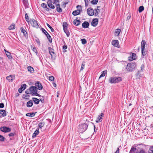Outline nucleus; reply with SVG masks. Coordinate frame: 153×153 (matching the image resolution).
I'll list each match as a JSON object with an SVG mask.
<instances>
[{"label":"nucleus","mask_w":153,"mask_h":153,"mask_svg":"<svg viewBox=\"0 0 153 153\" xmlns=\"http://www.w3.org/2000/svg\"><path fill=\"white\" fill-rule=\"evenodd\" d=\"M38 88L36 87L32 86L29 88L27 89L25 91V93L27 94H32V95H35L40 97L41 96L37 93Z\"/></svg>","instance_id":"nucleus-1"},{"label":"nucleus","mask_w":153,"mask_h":153,"mask_svg":"<svg viewBox=\"0 0 153 153\" xmlns=\"http://www.w3.org/2000/svg\"><path fill=\"white\" fill-rule=\"evenodd\" d=\"M122 80V78L120 76H115L111 77L110 78L109 82L111 84L121 82Z\"/></svg>","instance_id":"nucleus-2"},{"label":"nucleus","mask_w":153,"mask_h":153,"mask_svg":"<svg viewBox=\"0 0 153 153\" xmlns=\"http://www.w3.org/2000/svg\"><path fill=\"white\" fill-rule=\"evenodd\" d=\"M136 66V64L135 62L128 63L126 67V70L128 71H132L134 70Z\"/></svg>","instance_id":"nucleus-3"},{"label":"nucleus","mask_w":153,"mask_h":153,"mask_svg":"<svg viewBox=\"0 0 153 153\" xmlns=\"http://www.w3.org/2000/svg\"><path fill=\"white\" fill-rule=\"evenodd\" d=\"M88 125L85 123H84L79 126V131L80 133H83L87 129Z\"/></svg>","instance_id":"nucleus-4"},{"label":"nucleus","mask_w":153,"mask_h":153,"mask_svg":"<svg viewBox=\"0 0 153 153\" xmlns=\"http://www.w3.org/2000/svg\"><path fill=\"white\" fill-rule=\"evenodd\" d=\"M30 23L32 26L33 27L38 28L39 27L37 21L33 19H30Z\"/></svg>","instance_id":"nucleus-5"},{"label":"nucleus","mask_w":153,"mask_h":153,"mask_svg":"<svg viewBox=\"0 0 153 153\" xmlns=\"http://www.w3.org/2000/svg\"><path fill=\"white\" fill-rule=\"evenodd\" d=\"M0 130L2 132L7 133L10 132L11 131V129L9 127L3 126L0 128Z\"/></svg>","instance_id":"nucleus-6"},{"label":"nucleus","mask_w":153,"mask_h":153,"mask_svg":"<svg viewBox=\"0 0 153 153\" xmlns=\"http://www.w3.org/2000/svg\"><path fill=\"white\" fill-rule=\"evenodd\" d=\"M131 55L128 58V59L129 61H131L137 58V56L135 53H131Z\"/></svg>","instance_id":"nucleus-7"},{"label":"nucleus","mask_w":153,"mask_h":153,"mask_svg":"<svg viewBox=\"0 0 153 153\" xmlns=\"http://www.w3.org/2000/svg\"><path fill=\"white\" fill-rule=\"evenodd\" d=\"M87 12L88 14L90 16H93L94 14V11L93 9L91 7L88 8L87 9Z\"/></svg>","instance_id":"nucleus-8"},{"label":"nucleus","mask_w":153,"mask_h":153,"mask_svg":"<svg viewBox=\"0 0 153 153\" xmlns=\"http://www.w3.org/2000/svg\"><path fill=\"white\" fill-rule=\"evenodd\" d=\"M6 79L9 82H12L15 79V76L13 75H11L6 77Z\"/></svg>","instance_id":"nucleus-9"},{"label":"nucleus","mask_w":153,"mask_h":153,"mask_svg":"<svg viewBox=\"0 0 153 153\" xmlns=\"http://www.w3.org/2000/svg\"><path fill=\"white\" fill-rule=\"evenodd\" d=\"M53 2L51 0H48L47 1V4L48 6L51 8L54 9L55 6L53 4Z\"/></svg>","instance_id":"nucleus-10"},{"label":"nucleus","mask_w":153,"mask_h":153,"mask_svg":"<svg viewBox=\"0 0 153 153\" xmlns=\"http://www.w3.org/2000/svg\"><path fill=\"white\" fill-rule=\"evenodd\" d=\"M103 115L104 114L103 113H101L100 115H99L96 122L97 123L101 122L102 119V117Z\"/></svg>","instance_id":"nucleus-11"},{"label":"nucleus","mask_w":153,"mask_h":153,"mask_svg":"<svg viewBox=\"0 0 153 153\" xmlns=\"http://www.w3.org/2000/svg\"><path fill=\"white\" fill-rule=\"evenodd\" d=\"M98 19H94L91 23V25L94 27L96 26L98 24Z\"/></svg>","instance_id":"nucleus-12"},{"label":"nucleus","mask_w":153,"mask_h":153,"mask_svg":"<svg viewBox=\"0 0 153 153\" xmlns=\"http://www.w3.org/2000/svg\"><path fill=\"white\" fill-rule=\"evenodd\" d=\"M48 49L49 53L51 54L52 58L53 56H55V54L54 52V50L50 47L48 48Z\"/></svg>","instance_id":"nucleus-13"},{"label":"nucleus","mask_w":153,"mask_h":153,"mask_svg":"<svg viewBox=\"0 0 153 153\" xmlns=\"http://www.w3.org/2000/svg\"><path fill=\"white\" fill-rule=\"evenodd\" d=\"M6 111L4 110H0V117H5L6 116Z\"/></svg>","instance_id":"nucleus-14"},{"label":"nucleus","mask_w":153,"mask_h":153,"mask_svg":"<svg viewBox=\"0 0 153 153\" xmlns=\"http://www.w3.org/2000/svg\"><path fill=\"white\" fill-rule=\"evenodd\" d=\"M112 44L114 46L117 47L118 46V41L117 40H114L112 41Z\"/></svg>","instance_id":"nucleus-15"},{"label":"nucleus","mask_w":153,"mask_h":153,"mask_svg":"<svg viewBox=\"0 0 153 153\" xmlns=\"http://www.w3.org/2000/svg\"><path fill=\"white\" fill-rule=\"evenodd\" d=\"M4 51L5 53V54L8 58L10 59H11L12 58V57L10 53L8 51H6L5 49H4Z\"/></svg>","instance_id":"nucleus-16"},{"label":"nucleus","mask_w":153,"mask_h":153,"mask_svg":"<svg viewBox=\"0 0 153 153\" xmlns=\"http://www.w3.org/2000/svg\"><path fill=\"white\" fill-rule=\"evenodd\" d=\"M82 25L83 28H87L89 26V23L87 22H84L82 24Z\"/></svg>","instance_id":"nucleus-17"},{"label":"nucleus","mask_w":153,"mask_h":153,"mask_svg":"<svg viewBox=\"0 0 153 153\" xmlns=\"http://www.w3.org/2000/svg\"><path fill=\"white\" fill-rule=\"evenodd\" d=\"M39 133V129L38 128L37 129L33 134L32 137L33 138H34L36 137V135Z\"/></svg>","instance_id":"nucleus-18"},{"label":"nucleus","mask_w":153,"mask_h":153,"mask_svg":"<svg viewBox=\"0 0 153 153\" xmlns=\"http://www.w3.org/2000/svg\"><path fill=\"white\" fill-rule=\"evenodd\" d=\"M33 105V102L32 100H30L27 103L26 106L28 108L31 107Z\"/></svg>","instance_id":"nucleus-19"},{"label":"nucleus","mask_w":153,"mask_h":153,"mask_svg":"<svg viewBox=\"0 0 153 153\" xmlns=\"http://www.w3.org/2000/svg\"><path fill=\"white\" fill-rule=\"evenodd\" d=\"M36 85L38 87V88L39 90H41L43 88L42 84L39 82H37L36 83Z\"/></svg>","instance_id":"nucleus-20"},{"label":"nucleus","mask_w":153,"mask_h":153,"mask_svg":"<svg viewBox=\"0 0 153 153\" xmlns=\"http://www.w3.org/2000/svg\"><path fill=\"white\" fill-rule=\"evenodd\" d=\"M56 10L59 13H61L62 10V8L60 7V5L59 4H58L56 5Z\"/></svg>","instance_id":"nucleus-21"},{"label":"nucleus","mask_w":153,"mask_h":153,"mask_svg":"<svg viewBox=\"0 0 153 153\" xmlns=\"http://www.w3.org/2000/svg\"><path fill=\"white\" fill-rule=\"evenodd\" d=\"M80 12V10H77L74 11L72 13V14L73 15L76 16L79 14Z\"/></svg>","instance_id":"nucleus-22"},{"label":"nucleus","mask_w":153,"mask_h":153,"mask_svg":"<svg viewBox=\"0 0 153 153\" xmlns=\"http://www.w3.org/2000/svg\"><path fill=\"white\" fill-rule=\"evenodd\" d=\"M80 22H81L80 20L77 19H75L73 21L74 25L76 26L79 25L80 24Z\"/></svg>","instance_id":"nucleus-23"},{"label":"nucleus","mask_w":153,"mask_h":153,"mask_svg":"<svg viewBox=\"0 0 153 153\" xmlns=\"http://www.w3.org/2000/svg\"><path fill=\"white\" fill-rule=\"evenodd\" d=\"M146 42L145 40H143L141 43V50H145V45Z\"/></svg>","instance_id":"nucleus-24"},{"label":"nucleus","mask_w":153,"mask_h":153,"mask_svg":"<svg viewBox=\"0 0 153 153\" xmlns=\"http://www.w3.org/2000/svg\"><path fill=\"white\" fill-rule=\"evenodd\" d=\"M32 99L33 101H34L35 104H38L39 103L40 100L39 99L34 97H33Z\"/></svg>","instance_id":"nucleus-25"},{"label":"nucleus","mask_w":153,"mask_h":153,"mask_svg":"<svg viewBox=\"0 0 153 153\" xmlns=\"http://www.w3.org/2000/svg\"><path fill=\"white\" fill-rule=\"evenodd\" d=\"M27 69L28 71L31 73H33L34 71L33 68L30 66L27 67Z\"/></svg>","instance_id":"nucleus-26"},{"label":"nucleus","mask_w":153,"mask_h":153,"mask_svg":"<svg viewBox=\"0 0 153 153\" xmlns=\"http://www.w3.org/2000/svg\"><path fill=\"white\" fill-rule=\"evenodd\" d=\"M136 148L132 147L129 152V153H137L136 152Z\"/></svg>","instance_id":"nucleus-27"},{"label":"nucleus","mask_w":153,"mask_h":153,"mask_svg":"<svg viewBox=\"0 0 153 153\" xmlns=\"http://www.w3.org/2000/svg\"><path fill=\"white\" fill-rule=\"evenodd\" d=\"M120 31L121 30L120 29H116L114 32L115 35L116 36H118L120 33Z\"/></svg>","instance_id":"nucleus-28"},{"label":"nucleus","mask_w":153,"mask_h":153,"mask_svg":"<svg viewBox=\"0 0 153 153\" xmlns=\"http://www.w3.org/2000/svg\"><path fill=\"white\" fill-rule=\"evenodd\" d=\"M21 31L22 33L25 36H26L27 35V32L25 31V29L22 27L20 28Z\"/></svg>","instance_id":"nucleus-29"},{"label":"nucleus","mask_w":153,"mask_h":153,"mask_svg":"<svg viewBox=\"0 0 153 153\" xmlns=\"http://www.w3.org/2000/svg\"><path fill=\"white\" fill-rule=\"evenodd\" d=\"M35 113H27L26 114V115L27 117H33L35 116Z\"/></svg>","instance_id":"nucleus-30"},{"label":"nucleus","mask_w":153,"mask_h":153,"mask_svg":"<svg viewBox=\"0 0 153 153\" xmlns=\"http://www.w3.org/2000/svg\"><path fill=\"white\" fill-rule=\"evenodd\" d=\"M67 23L66 22H64L63 23V28L64 31L68 30L67 27Z\"/></svg>","instance_id":"nucleus-31"},{"label":"nucleus","mask_w":153,"mask_h":153,"mask_svg":"<svg viewBox=\"0 0 153 153\" xmlns=\"http://www.w3.org/2000/svg\"><path fill=\"white\" fill-rule=\"evenodd\" d=\"M46 36H47L48 40L51 43L52 42V41L50 35L48 34V33H47V34Z\"/></svg>","instance_id":"nucleus-32"},{"label":"nucleus","mask_w":153,"mask_h":153,"mask_svg":"<svg viewBox=\"0 0 153 153\" xmlns=\"http://www.w3.org/2000/svg\"><path fill=\"white\" fill-rule=\"evenodd\" d=\"M136 75L137 78L140 79V77L142 76L143 74H140V72L139 71H138Z\"/></svg>","instance_id":"nucleus-33"},{"label":"nucleus","mask_w":153,"mask_h":153,"mask_svg":"<svg viewBox=\"0 0 153 153\" xmlns=\"http://www.w3.org/2000/svg\"><path fill=\"white\" fill-rule=\"evenodd\" d=\"M25 18L26 20L28 22L29 25V21H30V19H29L27 14V13L25 14Z\"/></svg>","instance_id":"nucleus-34"},{"label":"nucleus","mask_w":153,"mask_h":153,"mask_svg":"<svg viewBox=\"0 0 153 153\" xmlns=\"http://www.w3.org/2000/svg\"><path fill=\"white\" fill-rule=\"evenodd\" d=\"M144 7L143 6H140L139 8L138 11L139 13H141L144 10Z\"/></svg>","instance_id":"nucleus-35"},{"label":"nucleus","mask_w":153,"mask_h":153,"mask_svg":"<svg viewBox=\"0 0 153 153\" xmlns=\"http://www.w3.org/2000/svg\"><path fill=\"white\" fill-rule=\"evenodd\" d=\"M106 73V71H102V72L101 74L99 77V79L101 78V77L104 76H105V74Z\"/></svg>","instance_id":"nucleus-36"},{"label":"nucleus","mask_w":153,"mask_h":153,"mask_svg":"<svg viewBox=\"0 0 153 153\" xmlns=\"http://www.w3.org/2000/svg\"><path fill=\"white\" fill-rule=\"evenodd\" d=\"M15 27L14 25H12L10 27H9L8 29L10 30H13L15 29Z\"/></svg>","instance_id":"nucleus-37"},{"label":"nucleus","mask_w":153,"mask_h":153,"mask_svg":"<svg viewBox=\"0 0 153 153\" xmlns=\"http://www.w3.org/2000/svg\"><path fill=\"white\" fill-rule=\"evenodd\" d=\"M81 41L82 42V43L83 45H84L86 43L87 41L85 39H81Z\"/></svg>","instance_id":"nucleus-38"},{"label":"nucleus","mask_w":153,"mask_h":153,"mask_svg":"<svg viewBox=\"0 0 153 153\" xmlns=\"http://www.w3.org/2000/svg\"><path fill=\"white\" fill-rule=\"evenodd\" d=\"M26 86L25 84H23L21 85L20 88H21L23 90H24L26 88Z\"/></svg>","instance_id":"nucleus-39"},{"label":"nucleus","mask_w":153,"mask_h":153,"mask_svg":"<svg viewBox=\"0 0 153 153\" xmlns=\"http://www.w3.org/2000/svg\"><path fill=\"white\" fill-rule=\"evenodd\" d=\"M44 125V123L42 122L39 123L38 124V127L40 128L43 127Z\"/></svg>","instance_id":"nucleus-40"},{"label":"nucleus","mask_w":153,"mask_h":153,"mask_svg":"<svg viewBox=\"0 0 153 153\" xmlns=\"http://www.w3.org/2000/svg\"><path fill=\"white\" fill-rule=\"evenodd\" d=\"M47 26L48 27L51 29V31L52 32H53L54 31V30L53 29L52 27L48 23H47Z\"/></svg>","instance_id":"nucleus-41"},{"label":"nucleus","mask_w":153,"mask_h":153,"mask_svg":"<svg viewBox=\"0 0 153 153\" xmlns=\"http://www.w3.org/2000/svg\"><path fill=\"white\" fill-rule=\"evenodd\" d=\"M31 48L32 49V50H33V52H35L36 53V54L37 55V54H38V53H37V50L36 49V48L35 47H33V48L32 46H31Z\"/></svg>","instance_id":"nucleus-42"},{"label":"nucleus","mask_w":153,"mask_h":153,"mask_svg":"<svg viewBox=\"0 0 153 153\" xmlns=\"http://www.w3.org/2000/svg\"><path fill=\"white\" fill-rule=\"evenodd\" d=\"M98 0H93L91 1V3L93 4H96L98 2Z\"/></svg>","instance_id":"nucleus-43"},{"label":"nucleus","mask_w":153,"mask_h":153,"mask_svg":"<svg viewBox=\"0 0 153 153\" xmlns=\"http://www.w3.org/2000/svg\"><path fill=\"white\" fill-rule=\"evenodd\" d=\"M64 32L66 34L67 37H68L70 35L69 31L68 30L64 31Z\"/></svg>","instance_id":"nucleus-44"},{"label":"nucleus","mask_w":153,"mask_h":153,"mask_svg":"<svg viewBox=\"0 0 153 153\" xmlns=\"http://www.w3.org/2000/svg\"><path fill=\"white\" fill-rule=\"evenodd\" d=\"M35 41L38 45H40V41L38 38H36L35 39Z\"/></svg>","instance_id":"nucleus-45"},{"label":"nucleus","mask_w":153,"mask_h":153,"mask_svg":"<svg viewBox=\"0 0 153 153\" xmlns=\"http://www.w3.org/2000/svg\"><path fill=\"white\" fill-rule=\"evenodd\" d=\"M142 54L143 56H145L146 55L147 53L146 51H144V50H141Z\"/></svg>","instance_id":"nucleus-46"},{"label":"nucleus","mask_w":153,"mask_h":153,"mask_svg":"<svg viewBox=\"0 0 153 153\" xmlns=\"http://www.w3.org/2000/svg\"><path fill=\"white\" fill-rule=\"evenodd\" d=\"M5 139L4 137L2 135H0V141H3Z\"/></svg>","instance_id":"nucleus-47"},{"label":"nucleus","mask_w":153,"mask_h":153,"mask_svg":"<svg viewBox=\"0 0 153 153\" xmlns=\"http://www.w3.org/2000/svg\"><path fill=\"white\" fill-rule=\"evenodd\" d=\"M59 2V0H53V4H55L56 5Z\"/></svg>","instance_id":"nucleus-48"},{"label":"nucleus","mask_w":153,"mask_h":153,"mask_svg":"<svg viewBox=\"0 0 153 153\" xmlns=\"http://www.w3.org/2000/svg\"><path fill=\"white\" fill-rule=\"evenodd\" d=\"M42 30L43 33L45 35L47 34V33H48L43 28H42Z\"/></svg>","instance_id":"nucleus-49"},{"label":"nucleus","mask_w":153,"mask_h":153,"mask_svg":"<svg viewBox=\"0 0 153 153\" xmlns=\"http://www.w3.org/2000/svg\"><path fill=\"white\" fill-rule=\"evenodd\" d=\"M97 10H99V9H95V12H94V14L95 16H97L98 15V12Z\"/></svg>","instance_id":"nucleus-50"},{"label":"nucleus","mask_w":153,"mask_h":153,"mask_svg":"<svg viewBox=\"0 0 153 153\" xmlns=\"http://www.w3.org/2000/svg\"><path fill=\"white\" fill-rule=\"evenodd\" d=\"M41 6L43 8H47V5L46 4L43 3L41 4Z\"/></svg>","instance_id":"nucleus-51"},{"label":"nucleus","mask_w":153,"mask_h":153,"mask_svg":"<svg viewBox=\"0 0 153 153\" xmlns=\"http://www.w3.org/2000/svg\"><path fill=\"white\" fill-rule=\"evenodd\" d=\"M54 78L53 76H50L49 77V79L50 81H54Z\"/></svg>","instance_id":"nucleus-52"},{"label":"nucleus","mask_w":153,"mask_h":153,"mask_svg":"<svg viewBox=\"0 0 153 153\" xmlns=\"http://www.w3.org/2000/svg\"><path fill=\"white\" fill-rule=\"evenodd\" d=\"M137 153H145V152L144 150L141 149Z\"/></svg>","instance_id":"nucleus-53"},{"label":"nucleus","mask_w":153,"mask_h":153,"mask_svg":"<svg viewBox=\"0 0 153 153\" xmlns=\"http://www.w3.org/2000/svg\"><path fill=\"white\" fill-rule=\"evenodd\" d=\"M144 68V66L143 64H142L140 67V71H143Z\"/></svg>","instance_id":"nucleus-54"},{"label":"nucleus","mask_w":153,"mask_h":153,"mask_svg":"<svg viewBox=\"0 0 153 153\" xmlns=\"http://www.w3.org/2000/svg\"><path fill=\"white\" fill-rule=\"evenodd\" d=\"M150 152L149 153H153V146H151L149 149Z\"/></svg>","instance_id":"nucleus-55"},{"label":"nucleus","mask_w":153,"mask_h":153,"mask_svg":"<svg viewBox=\"0 0 153 153\" xmlns=\"http://www.w3.org/2000/svg\"><path fill=\"white\" fill-rule=\"evenodd\" d=\"M85 66V64H84L83 63H82L81 66L80 71H82L83 69L84 68V67Z\"/></svg>","instance_id":"nucleus-56"},{"label":"nucleus","mask_w":153,"mask_h":153,"mask_svg":"<svg viewBox=\"0 0 153 153\" xmlns=\"http://www.w3.org/2000/svg\"><path fill=\"white\" fill-rule=\"evenodd\" d=\"M84 0L85 1V7H87L88 4V0Z\"/></svg>","instance_id":"nucleus-57"},{"label":"nucleus","mask_w":153,"mask_h":153,"mask_svg":"<svg viewBox=\"0 0 153 153\" xmlns=\"http://www.w3.org/2000/svg\"><path fill=\"white\" fill-rule=\"evenodd\" d=\"M4 106V105L3 103H0V108H3Z\"/></svg>","instance_id":"nucleus-58"},{"label":"nucleus","mask_w":153,"mask_h":153,"mask_svg":"<svg viewBox=\"0 0 153 153\" xmlns=\"http://www.w3.org/2000/svg\"><path fill=\"white\" fill-rule=\"evenodd\" d=\"M23 91V90L21 88H20L18 89V91L20 93L22 92Z\"/></svg>","instance_id":"nucleus-59"},{"label":"nucleus","mask_w":153,"mask_h":153,"mask_svg":"<svg viewBox=\"0 0 153 153\" xmlns=\"http://www.w3.org/2000/svg\"><path fill=\"white\" fill-rule=\"evenodd\" d=\"M14 135V134L13 133H11L9 134V136L10 137L13 136Z\"/></svg>","instance_id":"nucleus-60"},{"label":"nucleus","mask_w":153,"mask_h":153,"mask_svg":"<svg viewBox=\"0 0 153 153\" xmlns=\"http://www.w3.org/2000/svg\"><path fill=\"white\" fill-rule=\"evenodd\" d=\"M67 48V46L66 45H65L63 46V49L64 50H65Z\"/></svg>","instance_id":"nucleus-61"},{"label":"nucleus","mask_w":153,"mask_h":153,"mask_svg":"<svg viewBox=\"0 0 153 153\" xmlns=\"http://www.w3.org/2000/svg\"><path fill=\"white\" fill-rule=\"evenodd\" d=\"M53 85L54 87H56V85L55 82L53 83Z\"/></svg>","instance_id":"nucleus-62"},{"label":"nucleus","mask_w":153,"mask_h":153,"mask_svg":"<svg viewBox=\"0 0 153 153\" xmlns=\"http://www.w3.org/2000/svg\"><path fill=\"white\" fill-rule=\"evenodd\" d=\"M59 94H60L59 93V92H57V95H56L57 97H59Z\"/></svg>","instance_id":"nucleus-63"},{"label":"nucleus","mask_w":153,"mask_h":153,"mask_svg":"<svg viewBox=\"0 0 153 153\" xmlns=\"http://www.w3.org/2000/svg\"><path fill=\"white\" fill-rule=\"evenodd\" d=\"M45 8L46 9V10L48 11L49 10V9L47 7V8Z\"/></svg>","instance_id":"nucleus-64"}]
</instances>
